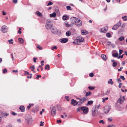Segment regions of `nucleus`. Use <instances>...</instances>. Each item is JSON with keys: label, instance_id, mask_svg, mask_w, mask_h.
Returning <instances> with one entry per match:
<instances>
[{"label": "nucleus", "instance_id": "nucleus-1", "mask_svg": "<svg viewBox=\"0 0 127 127\" xmlns=\"http://www.w3.org/2000/svg\"><path fill=\"white\" fill-rule=\"evenodd\" d=\"M71 20L74 21L75 24L78 27L81 26L82 25V21L79 19L75 17H72L70 18Z\"/></svg>", "mask_w": 127, "mask_h": 127}, {"label": "nucleus", "instance_id": "nucleus-2", "mask_svg": "<svg viewBox=\"0 0 127 127\" xmlns=\"http://www.w3.org/2000/svg\"><path fill=\"white\" fill-rule=\"evenodd\" d=\"M52 26V24L51 21L47 20L46 21L45 25L46 28L47 29H50Z\"/></svg>", "mask_w": 127, "mask_h": 127}, {"label": "nucleus", "instance_id": "nucleus-3", "mask_svg": "<svg viewBox=\"0 0 127 127\" xmlns=\"http://www.w3.org/2000/svg\"><path fill=\"white\" fill-rule=\"evenodd\" d=\"M111 109V106L109 105H106L104 107V112L105 114H107L109 112Z\"/></svg>", "mask_w": 127, "mask_h": 127}, {"label": "nucleus", "instance_id": "nucleus-4", "mask_svg": "<svg viewBox=\"0 0 127 127\" xmlns=\"http://www.w3.org/2000/svg\"><path fill=\"white\" fill-rule=\"evenodd\" d=\"M25 118L27 121L28 125L31 124L32 121L31 117L29 115H27L25 117Z\"/></svg>", "mask_w": 127, "mask_h": 127}, {"label": "nucleus", "instance_id": "nucleus-5", "mask_svg": "<svg viewBox=\"0 0 127 127\" xmlns=\"http://www.w3.org/2000/svg\"><path fill=\"white\" fill-rule=\"evenodd\" d=\"M98 110H97L96 108L92 109V115L93 117L96 116L98 113Z\"/></svg>", "mask_w": 127, "mask_h": 127}, {"label": "nucleus", "instance_id": "nucleus-6", "mask_svg": "<svg viewBox=\"0 0 127 127\" xmlns=\"http://www.w3.org/2000/svg\"><path fill=\"white\" fill-rule=\"evenodd\" d=\"M121 23V21H119L117 24L115 25L112 28L113 30H115L118 29L120 26Z\"/></svg>", "mask_w": 127, "mask_h": 127}, {"label": "nucleus", "instance_id": "nucleus-7", "mask_svg": "<svg viewBox=\"0 0 127 127\" xmlns=\"http://www.w3.org/2000/svg\"><path fill=\"white\" fill-rule=\"evenodd\" d=\"M51 109V115L53 116H55L56 114V110L54 107H51L50 108Z\"/></svg>", "mask_w": 127, "mask_h": 127}, {"label": "nucleus", "instance_id": "nucleus-8", "mask_svg": "<svg viewBox=\"0 0 127 127\" xmlns=\"http://www.w3.org/2000/svg\"><path fill=\"white\" fill-rule=\"evenodd\" d=\"M125 100V96H123L122 97H120L118 100L117 101L118 103H123L124 101Z\"/></svg>", "mask_w": 127, "mask_h": 127}, {"label": "nucleus", "instance_id": "nucleus-9", "mask_svg": "<svg viewBox=\"0 0 127 127\" xmlns=\"http://www.w3.org/2000/svg\"><path fill=\"white\" fill-rule=\"evenodd\" d=\"M81 110L85 113H87L88 111V108L84 106L81 107Z\"/></svg>", "mask_w": 127, "mask_h": 127}, {"label": "nucleus", "instance_id": "nucleus-10", "mask_svg": "<svg viewBox=\"0 0 127 127\" xmlns=\"http://www.w3.org/2000/svg\"><path fill=\"white\" fill-rule=\"evenodd\" d=\"M87 100V99L86 98L83 97L82 98H81L80 101H78V102H79V104H80L85 102Z\"/></svg>", "mask_w": 127, "mask_h": 127}, {"label": "nucleus", "instance_id": "nucleus-11", "mask_svg": "<svg viewBox=\"0 0 127 127\" xmlns=\"http://www.w3.org/2000/svg\"><path fill=\"white\" fill-rule=\"evenodd\" d=\"M59 41L62 43H65L68 41V39L67 38H62L60 39Z\"/></svg>", "mask_w": 127, "mask_h": 127}, {"label": "nucleus", "instance_id": "nucleus-12", "mask_svg": "<svg viewBox=\"0 0 127 127\" xmlns=\"http://www.w3.org/2000/svg\"><path fill=\"white\" fill-rule=\"evenodd\" d=\"M1 31L3 33L6 32L7 31V27L5 25L3 26L1 28Z\"/></svg>", "mask_w": 127, "mask_h": 127}, {"label": "nucleus", "instance_id": "nucleus-13", "mask_svg": "<svg viewBox=\"0 0 127 127\" xmlns=\"http://www.w3.org/2000/svg\"><path fill=\"white\" fill-rule=\"evenodd\" d=\"M78 103H79V102H78V101L77 102L76 100H74L73 99H71V103L73 105L75 106Z\"/></svg>", "mask_w": 127, "mask_h": 127}, {"label": "nucleus", "instance_id": "nucleus-14", "mask_svg": "<svg viewBox=\"0 0 127 127\" xmlns=\"http://www.w3.org/2000/svg\"><path fill=\"white\" fill-rule=\"evenodd\" d=\"M57 30H58L57 28L55 27H53L51 29V31L52 32L55 34L57 33Z\"/></svg>", "mask_w": 127, "mask_h": 127}, {"label": "nucleus", "instance_id": "nucleus-15", "mask_svg": "<svg viewBox=\"0 0 127 127\" xmlns=\"http://www.w3.org/2000/svg\"><path fill=\"white\" fill-rule=\"evenodd\" d=\"M108 30V28L107 27H105L101 29V31L104 33L106 32L107 30Z\"/></svg>", "mask_w": 127, "mask_h": 127}, {"label": "nucleus", "instance_id": "nucleus-16", "mask_svg": "<svg viewBox=\"0 0 127 127\" xmlns=\"http://www.w3.org/2000/svg\"><path fill=\"white\" fill-rule=\"evenodd\" d=\"M8 115L7 113L5 114L3 113L0 112V118H3L6 116Z\"/></svg>", "mask_w": 127, "mask_h": 127}, {"label": "nucleus", "instance_id": "nucleus-17", "mask_svg": "<svg viewBox=\"0 0 127 127\" xmlns=\"http://www.w3.org/2000/svg\"><path fill=\"white\" fill-rule=\"evenodd\" d=\"M81 32L82 34L83 35H86L88 33V32L85 30H82Z\"/></svg>", "mask_w": 127, "mask_h": 127}, {"label": "nucleus", "instance_id": "nucleus-18", "mask_svg": "<svg viewBox=\"0 0 127 127\" xmlns=\"http://www.w3.org/2000/svg\"><path fill=\"white\" fill-rule=\"evenodd\" d=\"M77 39L80 42H83L84 40L83 38L80 36L78 37Z\"/></svg>", "mask_w": 127, "mask_h": 127}, {"label": "nucleus", "instance_id": "nucleus-19", "mask_svg": "<svg viewBox=\"0 0 127 127\" xmlns=\"http://www.w3.org/2000/svg\"><path fill=\"white\" fill-rule=\"evenodd\" d=\"M102 58L104 61H105L106 60V57L105 55L104 54H102L101 56Z\"/></svg>", "mask_w": 127, "mask_h": 127}, {"label": "nucleus", "instance_id": "nucleus-20", "mask_svg": "<svg viewBox=\"0 0 127 127\" xmlns=\"http://www.w3.org/2000/svg\"><path fill=\"white\" fill-rule=\"evenodd\" d=\"M19 109L22 112H24L25 111V107L23 106H21L19 107Z\"/></svg>", "mask_w": 127, "mask_h": 127}, {"label": "nucleus", "instance_id": "nucleus-21", "mask_svg": "<svg viewBox=\"0 0 127 127\" xmlns=\"http://www.w3.org/2000/svg\"><path fill=\"white\" fill-rule=\"evenodd\" d=\"M56 15V14L55 12H53L52 14H50V17H55Z\"/></svg>", "mask_w": 127, "mask_h": 127}, {"label": "nucleus", "instance_id": "nucleus-22", "mask_svg": "<svg viewBox=\"0 0 127 127\" xmlns=\"http://www.w3.org/2000/svg\"><path fill=\"white\" fill-rule=\"evenodd\" d=\"M93 101L92 100H90L88 101L87 103V104L86 105L87 106L89 105H92L93 103Z\"/></svg>", "mask_w": 127, "mask_h": 127}, {"label": "nucleus", "instance_id": "nucleus-23", "mask_svg": "<svg viewBox=\"0 0 127 127\" xmlns=\"http://www.w3.org/2000/svg\"><path fill=\"white\" fill-rule=\"evenodd\" d=\"M111 61L113 63L112 65L113 67H115L117 65V63H116L115 62L114 60H111Z\"/></svg>", "mask_w": 127, "mask_h": 127}, {"label": "nucleus", "instance_id": "nucleus-24", "mask_svg": "<svg viewBox=\"0 0 127 127\" xmlns=\"http://www.w3.org/2000/svg\"><path fill=\"white\" fill-rule=\"evenodd\" d=\"M108 84H110L112 85L113 84L114 82L113 81H112L111 79H110L108 81Z\"/></svg>", "mask_w": 127, "mask_h": 127}, {"label": "nucleus", "instance_id": "nucleus-25", "mask_svg": "<svg viewBox=\"0 0 127 127\" xmlns=\"http://www.w3.org/2000/svg\"><path fill=\"white\" fill-rule=\"evenodd\" d=\"M35 13L39 17H42V13L39 11H37Z\"/></svg>", "mask_w": 127, "mask_h": 127}, {"label": "nucleus", "instance_id": "nucleus-26", "mask_svg": "<svg viewBox=\"0 0 127 127\" xmlns=\"http://www.w3.org/2000/svg\"><path fill=\"white\" fill-rule=\"evenodd\" d=\"M68 18V17L67 16H64L63 17V19L64 20H67Z\"/></svg>", "mask_w": 127, "mask_h": 127}, {"label": "nucleus", "instance_id": "nucleus-27", "mask_svg": "<svg viewBox=\"0 0 127 127\" xmlns=\"http://www.w3.org/2000/svg\"><path fill=\"white\" fill-rule=\"evenodd\" d=\"M30 68L31 69V70L34 73H35V71H34L35 67L34 65H32L30 67Z\"/></svg>", "mask_w": 127, "mask_h": 127}, {"label": "nucleus", "instance_id": "nucleus-28", "mask_svg": "<svg viewBox=\"0 0 127 127\" xmlns=\"http://www.w3.org/2000/svg\"><path fill=\"white\" fill-rule=\"evenodd\" d=\"M45 69L46 70H48L50 69V66L49 64H47L45 65Z\"/></svg>", "mask_w": 127, "mask_h": 127}, {"label": "nucleus", "instance_id": "nucleus-29", "mask_svg": "<svg viewBox=\"0 0 127 127\" xmlns=\"http://www.w3.org/2000/svg\"><path fill=\"white\" fill-rule=\"evenodd\" d=\"M71 34L70 32L69 31H67L66 33V35L67 36H70Z\"/></svg>", "mask_w": 127, "mask_h": 127}, {"label": "nucleus", "instance_id": "nucleus-30", "mask_svg": "<svg viewBox=\"0 0 127 127\" xmlns=\"http://www.w3.org/2000/svg\"><path fill=\"white\" fill-rule=\"evenodd\" d=\"M18 41L21 44L23 43L24 42L23 39L21 38H19L18 39Z\"/></svg>", "mask_w": 127, "mask_h": 127}, {"label": "nucleus", "instance_id": "nucleus-31", "mask_svg": "<svg viewBox=\"0 0 127 127\" xmlns=\"http://www.w3.org/2000/svg\"><path fill=\"white\" fill-rule=\"evenodd\" d=\"M92 94V93L91 92L89 91L87 92L86 94V96H89L91 95Z\"/></svg>", "mask_w": 127, "mask_h": 127}, {"label": "nucleus", "instance_id": "nucleus-32", "mask_svg": "<svg viewBox=\"0 0 127 127\" xmlns=\"http://www.w3.org/2000/svg\"><path fill=\"white\" fill-rule=\"evenodd\" d=\"M34 105L33 104H29V105L27 106V108L28 109H29L32 106Z\"/></svg>", "mask_w": 127, "mask_h": 127}, {"label": "nucleus", "instance_id": "nucleus-33", "mask_svg": "<svg viewBox=\"0 0 127 127\" xmlns=\"http://www.w3.org/2000/svg\"><path fill=\"white\" fill-rule=\"evenodd\" d=\"M122 19H123L124 21H127V16H123L122 17Z\"/></svg>", "mask_w": 127, "mask_h": 127}, {"label": "nucleus", "instance_id": "nucleus-34", "mask_svg": "<svg viewBox=\"0 0 127 127\" xmlns=\"http://www.w3.org/2000/svg\"><path fill=\"white\" fill-rule=\"evenodd\" d=\"M118 54L117 53H114L112 54V56L114 57H117L118 56Z\"/></svg>", "mask_w": 127, "mask_h": 127}, {"label": "nucleus", "instance_id": "nucleus-35", "mask_svg": "<svg viewBox=\"0 0 127 127\" xmlns=\"http://www.w3.org/2000/svg\"><path fill=\"white\" fill-rule=\"evenodd\" d=\"M66 9L67 10H71L72 9L71 7L70 6H66Z\"/></svg>", "mask_w": 127, "mask_h": 127}, {"label": "nucleus", "instance_id": "nucleus-36", "mask_svg": "<svg viewBox=\"0 0 127 127\" xmlns=\"http://www.w3.org/2000/svg\"><path fill=\"white\" fill-rule=\"evenodd\" d=\"M88 88L90 90H92L94 89L95 87H94L89 86Z\"/></svg>", "mask_w": 127, "mask_h": 127}, {"label": "nucleus", "instance_id": "nucleus-37", "mask_svg": "<svg viewBox=\"0 0 127 127\" xmlns=\"http://www.w3.org/2000/svg\"><path fill=\"white\" fill-rule=\"evenodd\" d=\"M124 37L123 36H121L119 38V40L120 41H122L124 40Z\"/></svg>", "mask_w": 127, "mask_h": 127}, {"label": "nucleus", "instance_id": "nucleus-38", "mask_svg": "<svg viewBox=\"0 0 127 127\" xmlns=\"http://www.w3.org/2000/svg\"><path fill=\"white\" fill-rule=\"evenodd\" d=\"M108 97H106L105 98H102V99H103L102 102H104L105 101V100H107L108 99Z\"/></svg>", "mask_w": 127, "mask_h": 127}, {"label": "nucleus", "instance_id": "nucleus-39", "mask_svg": "<svg viewBox=\"0 0 127 127\" xmlns=\"http://www.w3.org/2000/svg\"><path fill=\"white\" fill-rule=\"evenodd\" d=\"M37 48L40 50H41L42 49V47L38 45H37Z\"/></svg>", "mask_w": 127, "mask_h": 127}, {"label": "nucleus", "instance_id": "nucleus-40", "mask_svg": "<svg viewBox=\"0 0 127 127\" xmlns=\"http://www.w3.org/2000/svg\"><path fill=\"white\" fill-rule=\"evenodd\" d=\"M13 40L12 39H11L10 40H8V41L9 42V44H13V42H12Z\"/></svg>", "mask_w": 127, "mask_h": 127}, {"label": "nucleus", "instance_id": "nucleus-41", "mask_svg": "<svg viewBox=\"0 0 127 127\" xmlns=\"http://www.w3.org/2000/svg\"><path fill=\"white\" fill-rule=\"evenodd\" d=\"M106 36L108 37H110L111 36L110 33L109 32L106 33Z\"/></svg>", "mask_w": 127, "mask_h": 127}, {"label": "nucleus", "instance_id": "nucleus-42", "mask_svg": "<svg viewBox=\"0 0 127 127\" xmlns=\"http://www.w3.org/2000/svg\"><path fill=\"white\" fill-rule=\"evenodd\" d=\"M57 33L58 35H60L61 34V31H58L57 30Z\"/></svg>", "mask_w": 127, "mask_h": 127}, {"label": "nucleus", "instance_id": "nucleus-43", "mask_svg": "<svg viewBox=\"0 0 127 127\" xmlns=\"http://www.w3.org/2000/svg\"><path fill=\"white\" fill-rule=\"evenodd\" d=\"M53 4V3L52 2L50 1L49 2L47 5V6H48Z\"/></svg>", "mask_w": 127, "mask_h": 127}, {"label": "nucleus", "instance_id": "nucleus-44", "mask_svg": "<svg viewBox=\"0 0 127 127\" xmlns=\"http://www.w3.org/2000/svg\"><path fill=\"white\" fill-rule=\"evenodd\" d=\"M99 123H102V124H104V122L103 120H101L99 122Z\"/></svg>", "mask_w": 127, "mask_h": 127}, {"label": "nucleus", "instance_id": "nucleus-45", "mask_svg": "<svg viewBox=\"0 0 127 127\" xmlns=\"http://www.w3.org/2000/svg\"><path fill=\"white\" fill-rule=\"evenodd\" d=\"M109 91H107L105 93H104L103 94H102L103 95H107L109 94Z\"/></svg>", "mask_w": 127, "mask_h": 127}, {"label": "nucleus", "instance_id": "nucleus-46", "mask_svg": "<svg viewBox=\"0 0 127 127\" xmlns=\"http://www.w3.org/2000/svg\"><path fill=\"white\" fill-rule=\"evenodd\" d=\"M120 79L122 78L123 80H125V78L123 76H120Z\"/></svg>", "mask_w": 127, "mask_h": 127}, {"label": "nucleus", "instance_id": "nucleus-47", "mask_svg": "<svg viewBox=\"0 0 127 127\" xmlns=\"http://www.w3.org/2000/svg\"><path fill=\"white\" fill-rule=\"evenodd\" d=\"M57 49V48L56 46H54L53 47H52L51 48V49L52 50H54V49Z\"/></svg>", "mask_w": 127, "mask_h": 127}, {"label": "nucleus", "instance_id": "nucleus-48", "mask_svg": "<svg viewBox=\"0 0 127 127\" xmlns=\"http://www.w3.org/2000/svg\"><path fill=\"white\" fill-rule=\"evenodd\" d=\"M112 120V117L109 118L108 119V121H111Z\"/></svg>", "mask_w": 127, "mask_h": 127}, {"label": "nucleus", "instance_id": "nucleus-49", "mask_svg": "<svg viewBox=\"0 0 127 127\" xmlns=\"http://www.w3.org/2000/svg\"><path fill=\"white\" fill-rule=\"evenodd\" d=\"M7 72V70L6 69H3V73H5V72Z\"/></svg>", "mask_w": 127, "mask_h": 127}, {"label": "nucleus", "instance_id": "nucleus-50", "mask_svg": "<svg viewBox=\"0 0 127 127\" xmlns=\"http://www.w3.org/2000/svg\"><path fill=\"white\" fill-rule=\"evenodd\" d=\"M17 2V0H13V2L15 3H16Z\"/></svg>", "mask_w": 127, "mask_h": 127}, {"label": "nucleus", "instance_id": "nucleus-51", "mask_svg": "<svg viewBox=\"0 0 127 127\" xmlns=\"http://www.w3.org/2000/svg\"><path fill=\"white\" fill-rule=\"evenodd\" d=\"M111 42L110 41H108L107 42V45L109 46L110 45H111Z\"/></svg>", "mask_w": 127, "mask_h": 127}, {"label": "nucleus", "instance_id": "nucleus-52", "mask_svg": "<svg viewBox=\"0 0 127 127\" xmlns=\"http://www.w3.org/2000/svg\"><path fill=\"white\" fill-rule=\"evenodd\" d=\"M89 76L91 77H92L94 76V74L92 73H91L89 74Z\"/></svg>", "mask_w": 127, "mask_h": 127}, {"label": "nucleus", "instance_id": "nucleus-53", "mask_svg": "<svg viewBox=\"0 0 127 127\" xmlns=\"http://www.w3.org/2000/svg\"><path fill=\"white\" fill-rule=\"evenodd\" d=\"M41 77V76L40 75H36V79H38L40 77Z\"/></svg>", "mask_w": 127, "mask_h": 127}, {"label": "nucleus", "instance_id": "nucleus-54", "mask_svg": "<svg viewBox=\"0 0 127 127\" xmlns=\"http://www.w3.org/2000/svg\"><path fill=\"white\" fill-rule=\"evenodd\" d=\"M81 110V107H79L77 109V111L78 112H80Z\"/></svg>", "mask_w": 127, "mask_h": 127}, {"label": "nucleus", "instance_id": "nucleus-55", "mask_svg": "<svg viewBox=\"0 0 127 127\" xmlns=\"http://www.w3.org/2000/svg\"><path fill=\"white\" fill-rule=\"evenodd\" d=\"M122 85V83H120L119 84V88H121V86Z\"/></svg>", "mask_w": 127, "mask_h": 127}, {"label": "nucleus", "instance_id": "nucleus-56", "mask_svg": "<svg viewBox=\"0 0 127 127\" xmlns=\"http://www.w3.org/2000/svg\"><path fill=\"white\" fill-rule=\"evenodd\" d=\"M44 61H42L41 62V64L42 66H43L44 65Z\"/></svg>", "mask_w": 127, "mask_h": 127}, {"label": "nucleus", "instance_id": "nucleus-57", "mask_svg": "<svg viewBox=\"0 0 127 127\" xmlns=\"http://www.w3.org/2000/svg\"><path fill=\"white\" fill-rule=\"evenodd\" d=\"M65 26L67 27H68L70 26V25L68 23H65Z\"/></svg>", "mask_w": 127, "mask_h": 127}, {"label": "nucleus", "instance_id": "nucleus-58", "mask_svg": "<svg viewBox=\"0 0 127 127\" xmlns=\"http://www.w3.org/2000/svg\"><path fill=\"white\" fill-rule=\"evenodd\" d=\"M123 50H119V53L120 54H122L123 53Z\"/></svg>", "mask_w": 127, "mask_h": 127}, {"label": "nucleus", "instance_id": "nucleus-59", "mask_svg": "<svg viewBox=\"0 0 127 127\" xmlns=\"http://www.w3.org/2000/svg\"><path fill=\"white\" fill-rule=\"evenodd\" d=\"M117 81L118 82H121V80L120 79V78H118L117 79Z\"/></svg>", "mask_w": 127, "mask_h": 127}, {"label": "nucleus", "instance_id": "nucleus-60", "mask_svg": "<svg viewBox=\"0 0 127 127\" xmlns=\"http://www.w3.org/2000/svg\"><path fill=\"white\" fill-rule=\"evenodd\" d=\"M17 122H18L21 123V120L20 119H18L17 120Z\"/></svg>", "mask_w": 127, "mask_h": 127}, {"label": "nucleus", "instance_id": "nucleus-61", "mask_svg": "<svg viewBox=\"0 0 127 127\" xmlns=\"http://www.w3.org/2000/svg\"><path fill=\"white\" fill-rule=\"evenodd\" d=\"M25 75L26 74H27V75H29V72L27 71H25Z\"/></svg>", "mask_w": 127, "mask_h": 127}, {"label": "nucleus", "instance_id": "nucleus-62", "mask_svg": "<svg viewBox=\"0 0 127 127\" xmlns=\"http://www.w3.org/2000/svg\"><path fill=\"white\" fill-rule=\"evenodd\" d=\"M12 71L13 72H16V73H17L18 72V70H13Z\"/></svg>", "mask_w": 127, "mask_h": 127}, {"label": "nucleus", "instance_id": "nucleus-63", "mask_svg": "<svg viewBox=\"0 0 127 127\" xmlns=\"http://www.w3.org/2000/svg\"><path fill=\"white\" fill-rule=\"evenodd\" d=\"M124 54H123L122 55V56H119V57H118V59H119L120 58H123V55Z\"/></svg>", "mask_w": 127, "mask_h": 127}, {"label": "nucleus", "instance_id": "nucleus-64", "mask_svg": "<svg viewBox=\"0 0 127 127\" xmlns=\"http://www.w3.org/2000/svg\"><path fill=\"white\" fill-rule=\"evenodd\" d=\"M33 62L34 63H35L36 62V59L35 57L33 58Z\"/></svg>", "mask_w": 127, "mask_h": 127}]
</instances>
